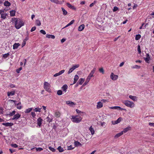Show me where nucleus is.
Here are the masks:
<instances>
[{
  "label": "nucleus",
  "mask_w": 154,
  "mask_h": 154,
  "mask_svg": "<svg viewBox=\"0 0 154 154\" xmlns=\"http://www.w3.org/2000/svg\"><path fill=\"white\" fill-rule=\"evenodd\" d=\"M13 23L15 24V28L18 29L24 25V22L20 19L16 18H13Z\"/></svg>",
  "instance_id": "nucleus-1"
},
{
  "label": "nucleus",
  "mask_w": 154,
  "mask_h": 154,
  "mask_svg": "<svg viewBox=\"0 0 154 154\" xmlns=\"http://www.w3.org/2000/svg\"><path fill=\"white\" fill-rule=\"evenodd\" d=\"M82 119V117L79 116H72V118H71L72 121L76 123L80 122Z\"/></svg>",
  "instance_id": "nucleus-2"
},
{
  "label": "nucleus",
  "mask_w": 154,
  "mask_h": 154,
  "mask_svg": "<svg viewBox=\"0 0 154 154\" xmlns=\"http://www.w3.org/2000/svg\"><path fill=\"white\" fill-rule=\"evenodd\" d=\"M123 103L126 106L131 108H132L134 106V103L128 100L124 101Z\"/></svg>",
  "instance_id": "nucleus-3"
},
{
  "label": "nucleus",
  "mask_w": 154,
  "mask_h": 154,
  "mask_svg": "<svg viewBox=\"0 0 154 154\" xmlns=\"http://www.w3.org/2000/svg\"><path fill=\"white\" fill-rule=\"evenodd\" d=\"M50 85L47 82H45L44 84V88L48 92H51V89L50 88Z\"/></svg>",
  "instance_id": "nucleus-4"
},
{
  "label": "nucleus",
  "mask_w": 154,
  "mask_h": 154,
  "mask_svg": "<svg viewBox=\"0 0 154 154\" xmlns=\"http://www.w3.org/2000/svg\"><path fill=\"white\" fill-rule=\"evenodd\" d=\"M111 79L113 81L116 80L118 77V76L117 75H115L113 72H112L110 75Z\"/></svg>",
  "instance_id": "nucleus-5"
},
{
  "label": "nucleus",
  "mask_w": 154,
  "mask_h": 154,
  "mask_svg": "<svg viewBox=\"0 0 154 154\" xmlns=\"http://www.w3.org/2000/svg\"><path fill=\"white\" fill-rule=\"evenodd\" d=\"M43 121V119H42L41 117H39L37 119V125L39 128L41 127L42 125Z\"/></svg>",
  "instance_id": "nucleus-6"
},
{
  "label": "nucleus",
  "mask_w": 154,
  "mask_h": 154,
  "mask_svg": "<svg viewBox=\"0 0 154 154\" xmlns=\"http://www.w3.org/2000/svg\"><path fill=\"white\" fill-rule=\"evenodd\" d=\"M66 104L68 105L69 106L72 107H74L76 104L75 103L69 100L66 101Z\"/></svg>",
  "instance_id": "nucleus-7"
},
{
  "label": "nucleus",
  "mask_w": 154,
  "mask_h": 154,
  "mask_svg": "<svg viewBox=\"0 0 154 154\" xmlns=\"http://www.w3.org/2000/svg\"><path fill=\"white\" fill-rule=\"evenodd\" d=\"M96 70V69L95 68H94L91 71V72L90 73L89 75H88V78L91 79V77H93L94 75L93 74L94 73Z\"/></svg>",
  "instance_id": "nucleus-8"
},
{
  "label": "nucleus",
  "mask_w": 154,
  "mask_h": 154,
  "mask_svg": "<svg viewBox=\"0 0 154 154\" xmlns=\"http://www.w3.org/2000/svg\"><path fill=\"white\" fill-rule=\"evenodd\" d=\"M15 90H14L11 91H8L7 93V95L9 97L13 96L15 94Z\"/></svg>",
  "instance_id": "nucleus-9"
},
{
  "label": "nucleus",
  "mask_w": 154,
  "mask_h": 154,
  "mask_svg": "<svg viewBox=\"0 0 154 154\" xmlns=\"http://www.w3.org/2000/svg\"><path fill=\"white\" fill-rule=\"evenodd\" d=\"M146 57H144V59L145 60L146 62L148 63H149V60H150V58L149 54L147 53L146 54Z\"/></svg>",
  "instance_id": "nucleus-10"
},
{
  "label": "nucleus",
  "mask_w": 154,
  "mask_h": 154,
  "mask_svg": "<svg viewBox=\"0 0 154 154\" xmlns=\"http://www.w3.org/2000/svg\"><path fill=\"white\" fill-rule=\"evenodd\" d=\"M21 115L19 114H17L14 115L13 117L12 118V120H17L20 117Z\"/></svg>",
  "instance_id": "nucleus-11"
},
{
  "label": "nucleus",
  "mask_w": 154,
  "mask_h": 154,
  "mask_svg": "<svg viewBox=\"0 0 154 154\" xmlns=\"http://www.w3.org/2000/svg\"><path fill=\"white\" fill-rule=\"evenodd\" d=\"M2 125L6 127H10L13 125L14 124L13 123L6 122L2 123Z\"/></svg>",
  "instance_id": "nucleus-12"
},
{
  "label": "nucleus",
  "mask_w": 154,
  "mask_h": 154,
  "mask_svg": "<svg viewBox=\"0 0 154 154\" xmlns=\"http://www.w3.org/2000/svg\"><path fill=\"white\" fill-rule=\"evenodd\" d=\"M65 72L64 70H62L60 71L59 72L55 74L54 75V76L56 77L57 76H59L62 74L63 73Z\"/></svg>",
  "instance_id": "nucleus-13"
},
{
  "label": "nucleus",
  "mask_w": 154,
  "mask_h": 154,
  "mask_svg": "<svg viewBox=\"0 0 154 154\" xmlns=\"http://www.w3.org/2000/svg\"><path fill=\"white\" fill-rule=\"evenodd\" d=\"M51 2L55 3L58 4H62V1H59L58 0H50Z\"/></svg>",
  "instance_id": "nucleus-14"
},
{
  "label": "nucleus",
  "mask_w": 154,
  "mask_h": 154,
  "mask_svg": "<svg viewBox=\"0 0 154 154\" xmlns=\"http://www.w3.org/2000/svg\"><path fill=\"white\" fill-rule=\"evenodd\" d=\"M103 106V104L102 102L100 101L98 102L97 103V109H100Z\"/></svg>",
  "instance_id": "nucleus-15"
},
{
  "label": "nucleus",
  "mask_w": 154,
  "mask_h": 154,
  "mask_svg": "<svg viewBox=\"0 0 154 154\" xmlns=\"http://www.w3.org/2000/svg\"><path fill=\"white\" fill-rule=\"evenodd\" d=\"M131 129V127L130 126H128L127 127L123 129V131H122V132H123V133H126L128 131L130 130Z\"/></svg>",
  "instance_id": "nucleus-16"
},
{
  "label": "nucleus",
  "mask_w": 154,
  "mask_h": 154,
  "mask_svg": "<svg viewBox=\"0 0 154 154\" xmlns=\"http://www.w3.org/2000/svg\"><path fill=\"white\" fill-rule=\"evenodd\" d=\"M67 5L68 7L70 9L73 10H75L76 9V8L74 7L71 4L69 3H67Z\"/></svg>",
  "instance_id": "nucleus-17"
},
{
  "label": "nucleus",
  "mask_w": 154,
  "mask_h": 154,
  "mask_svg": "<svg viewBox=\"0 0 154 154\" xmlns=\"http://www.w3.org/2000/svg\"><path fill=\"white\" fill-rule=\"evenodd\" d=\"M85 25L84 24H82L80 26L78 27V30L80 31H82L84 29Z\"/></svg>",
  "instance_id": "nucleus-18"
},
{
  "label": "nucleus",
  "mask_w": 154,
  "mask_h": 154,
  "mask_svg": "<svg viewBox=\"0 0 154 154\" xmlns=\"http://www.w3.org/2000/svg\"><path fill=\"white\" fill-rule=\"evenodd\" d=\"M68 88V86L66 85H64L61 88L63 91L66 93V90Z\"/></svg>",
  "instance_id": "nucleus-19"
},
{
  "label": "nucleus",
  "mask_w": 154,
  "mask_h": 154,
  "mask_svg": "<svg viewBox=\"0 0 154 154\" xmlns=\"http://www.w3.org/2000/svg\"><path fill=\"white\" fill-rule=\"evenodd\" d=\"M79 78V77L78 75H76L75 76V77H74V81H73V84H75V83H76L78 79Z\"/></svg>",
  "instance_id": "nucleus-20"
},
{
  "label": "nucleus",
  "mask_w": 154,
  "mask_h": 154,
  "mask_svg": "<svg viewBox=\"0 0 154 154\" xmlns=\"http://www.w3.org/2000/svg\"><path fill=\"white\" fill-rule=\"evenodd\" d=\"M20 45V44L19 43H15L13 45V49H16Z\"/></svg>",
  "instance_id": "nucleus-21"
},
{
  "label": "nucleus",
  "mask_w": 154,
  "mask_h": 154,
  "mask_svg": "<svg viewBox=\"0 0 154 154\" xmlns=\"http://www.w3.org/2000/svg\"><path fill=\"white\" fill-rule=\"evenodd\" d=\"M46 37L48 38H51L52 39H54L55 38V36L52 35L47 34Z\"/></svg>",
  "instance_id": "nucleus-22"
},
{
  "label": "nucleus",
  "mask_w": 154,
  "mask_h": 154,
  "mask_svg": "<svg viewBox=\"0 0 154 154\" xmlns=\"http://www.w3.org/2000/svg\"><path fill=\"white\" fill-rule=\"evenodd\" d=\"M89 130L91 132V134L92 135L94 134L95 131L94 128H93L91 126L89 128Z\"/></svg>",
  "instance_id": "nucleus-23"
},
{
  "label": "nucleus",
  "mask_w": 154,
  "mask_h": 154,
  "mask_svg": "<svg viewBox=\"0 0 154 154\" xmlns=\"http://www.w3.org/2000/svg\"><path fill=\"white\" fill-rule=\"evenodd\" d=\"M123 134V132L121 131L120 133H119L117 134L115 136V138H117L118 137L120 136L121 135H122Z\"/></svg>",
  "instance_id": "nucleus-24"
},
{
  "label": "nucleus",
  "mask_w": 154,
  "mask_h": 154,
  "mask_svg": "<svg viewBox=\"0 0 154 154\" xmlns=\"http://www.w3.org/2000/svg\"><path fill=\"white\" fill-rule=\"evenodd\" d=\"M90 79H90V78H88V77H87L86 79V80L85 82L83 84V86H85V85H86L89 82L90 80Z\"/></svg>",
  "instance_id": "nucleus-25"
},
{
  "label": "nucleus",
  "mask_w": 154,
  "mask_h": 154,
  "mask_svg": "<svg viewBox=\"0 0 154 154\" xmlns=\"http://www.w3.org/2000/svg\"><path fill=\"white\" fill-rule=\"evenodd\" d=\"M9 53H7L6 54H3L2 55V58L4 59H6L9 56Z\"/></svg>",
  "instance_id": "nucleus-26"
},
{
  "label": "nucleus",
  "mask_w": 154,
  "mask_h": 154,
  "mask_svg": "<svg viewBox=\"0 0 154 154\" xmlns=\"http://www.w3.org/2000/svg\"><path fill=\"white\" fill-rule=\"evenodd\" d=\"M74 144L76 146H82L81 144L77 141H75L74 142Z\"/></svg>",
  "instance_id": "nucleus-27"
},
{
  "label": "nucleus",
  "mask_w": 154,
  "mask_h": 154,
  "mask_svg": "<svg viewBox=\"0 0 154 154\" xmlns=\"http://www.w3.org/2000/svg\"><path fill=\"white\" fill-rule=\"evenodd\" d=\"M85 81V79L83 78L80 79L79 81V83L80 85H82Z\"/></svg>",
  "instance_id": "nucleus-28"
},
{
  "label": "nucleus",
  "mask_w": 154,
  "mask_h": 154,
  "mask_svg": "<svg viewBox=\"0 0 154 154\" xmlns=\"http://www.w3.org/2000/svg\"><path fill=\"white\" fill-rule=\"evenodd\" d=\"M110 108L112 109H119V110L122 109H121L120 107L119 106H112L110 107Z\"/></svg>",
  "instance_id": "nucleus-29"
},
{
  "label": "nucleus",
  "mask_w": 154,
  "mask_h": 154,
  "mask_svg": "<svg viewBox=\"0 0 154 154\" xmlns=\"http://www.w3.org/2000/svg\"><path fill=\"white\" fill-rule=\"evenodd\" d=\"M75 20H72L71 21L70 23H69L68 24H67L65 27L64 28H66L68 26L71 25L73 24Z\"/></svg>",
  "instance_id": "nucleus-30"
},
{
  "label": "nucleus",
  "mask_w": 154,
  "mask_h": 154,
  "mask_svg": "<svg viewBox=\"0 0 154 154\" xmlns=\"http://www.w3.org/2000/svg\"><path fill=\"white\" fill-rule=\"evenodd\" d=\"M4 5L5 6L9 7L11 5V4L8 1H5L4 2Z\"/></svg>",
  "instance_id": "nucleus-31"
},
{
  "label": "nucleus",
  "mask_w": 154,
  "mask_h": 154,
  "mask_svg": "<svg viewBox=\"0 0 154 154\" xmlns=\"http://www.w3.org/2000/svg\"><path fill=\"white\" fill-rule=\"evenodd\" d=\"M129 97L134 101H136L137 99L136 97L135 96L129 95Z\"/></svg>",
  "instance_id": "nucleus-32"
},
{
  "label": "nucleus",
  "mask_w": 154,
  "mask_h": 154,
  "mask_svg": "<svg viewBox=\"0 0 154 154\" xmlns=\"http://www.w3.org/2000/svg\"><path fill=\"white\" fill-rule=\"evenodd\" d=\"M62 10L63 11V14L64 15H66L67 14V11L63 8H61Z\"/></svg>",
  "instance_id": "nucleus-33"
},
{
  "label": "nucleus",
  "mask_w": 154,
  "mask_h": 154,
  "mask_svg": "<svg viewBox=\"0 0 154 154\" xmlns=\"http://www.w3.org/2000/svg\"><path fill=\"white\" fill-rule=\"evenodd\" d=\"M7 14L6 13H3L1 14V18L3 19H5L6 17V16H7Z\"/></svg>",
  "instance_id": "nucleus-34"
},
{
  "label": "nucleus",
  "mask_w": 154,
  "mask_h": 154,
  "mask_svg": "<svg viewBox=\"0 0 154 154\" xmlns=\"http://www.w3.org/2000/svg\"><path fill=\"white\" fill-rule=\"evenodd\" d=\"M46 119H47V121L49 123L52 122V121L53 119L51 117L50 118L49 116L47 117Z\"/></svg>",
  "instance_id": "nucleus-35"
},
{
  "label": "nucleus",
  "mask_w": 154,
  "mask_h": 154,
  "mask_svg": "<svg viewBox=\"0 0 154 154\" xmlns=\"http://www.w3.org/2000/svg\"><path fill=\"white\" fill-rule=\"evenodd\" d=\"M42 108H40L38 107L36 108L33 109V110L35 112H40L41 111V109Z\"/></svg>",
  "instance_id": "nucleus-36"
},
{
  "label": "nucleus",
  "mask_w": 154,
  "mask_h": 154,
  "mask_svg": "<svg viewBox=\"0 0 154 154\" xmlns=\"http://www.w3.org/2000/svg\"><path fill=\"white\" fill-rule=\"evenodd\" d=\"M79 65L78 64L73 65L72 68L73 70H75L76 68L79 67Z\"/></svg>",
  "instance_id": "nucleus-37"
},
{
  "label": "nucleus",
  "mask_w": 154,
  "mask_h": 154,
  "mask_svg": "<svg viewBox=\"0 0 154 154\" xmlns=\"http://www.w3.org/2000/svg\"><path fill=\"white\" fill-rule=\"evenodd\" d=\"M32 108H30L26 109V110L25 111V113H28L32 111Z\"/></svg>",
  "instance_id": "nucleus-38"
},
{
  "label": "nucleus",
  "mask_w": 154,
  "mask_h": 154,
  "mask_svg": "<svg viewBox=\"0 0 154 154\" xmlns=\"http://www.w3.org/2000/svg\"><path fill=\"white\" fill-rule=\"evenodd\" d=\"M141 38V35L140 34L136 35L135 37V39L136 40H139Z\"/></svg>",
  "instance_id": "nucleus-39"
},
{
  "label": "nucleus",
  "mask_w": 154,
  "mask_h": 154,
  "mask_svg": "<svg viewBox=\"0 0 154 154\" xmlns=\"http://www.w3.org/2000/svg\"><path fill=\"white\" fill-rule=\"evenodd\" d=\"M15 12L14 11H10V14L11 16H14L15 15Z\"/></svg>",
  "instance_id": "nucleus-40"
},
{
  "label": "nucleus",
  "mask_w": 154,
  "mask_h": 154,
  "mask_svg": "<svg viewBox=\"0 0 154 154\" xmlns=\"http://www.w3.org/2000/svg\"><path fill=\"white\" fill-rule=\"evenodd\" d=\"M16 111L14 110L12 112H11L9 114H7V115H8L10 116H12L14 115Z\"/></svg>",
  "instance_id": "nucleus-41"
},
{
  "label": "nucleus",
  "mask_w": 154,
  "mask_h": 154,
  "mask_svg": "<svg viewBox=\"0 0 154 154\" xmlns=\"http://www.w3.org/2000/svg\"><path fill=\"white\" fill-rule=\"evenodd\" d=\"M57 149L59 150V152H62L63 151L64 149H63L62 148L61 146H60L57 148Z\"/></svg>",
  "instance_id": "nucleus-42"
},
{
  "label": "nucleus",
  "mask_w": 154,
  "mask_h": 154,
  "mask_svg": "<svg viewBox=\"0 0 154 154\" xmlns=\"http://www.w3.org/2000/svg\"><path fill=\"white\" fill-rule=\"evenodd\" d=\"M36 24L38 26H40L41 25V23L40 20H36Z\"/></svg>",
  "instance_id": "nucleus-43"
},
{
  "label": "nucleus",
  "mask_w": 154,
  "mask_h": 154,
  "mask_svg": "<svg viewBox=\"0 0 154 154\" xmlns=\"http://www.w3.org/2000/svg\"><path fill=\"white\" fill-rule=\"evenodd\" d=\"M137 51H138V53L139 54H140L141 53V51L140 48V46L139 45H138L137 46Z\"/></svg>",
  "instance_id": "nucleus-44"
},
{
  "label": "nucleus",
  "mask_w": 154,
  "mask_h": 154,
  "mask_svg": "<svg viewBox=\"0 0 154 154\" xmlns=\"http://www.w3.org/2000/svg\"><path fill=\"white\" fill-rule=\"evenodd\" d=\"M36 148V150L37 151H40L43 150V149L42 148L38 147V148H33V149Z\"/></svg>",
  "instance_id": "nucleus-45"
},
{
  "label": "nucleus",
  "mask_w": 154,
  "mask_h": 154,
  "mask_svg": "<svg viewBox=\"0 0 154 154\" xmlns=\"http://www.w3.org/2000/svg\"><path fill=\"white\" fill-rule=\"evenodd\" d=\"M55 115L57 117H59L60 116V113L59 112H55Z\"/></svg>",
  "instance_id": "nucleus-46"
},
{
  "label": "nucleus",
  "mask_w": 154,
  "mask_h": 154,
  "mask_svg": "<svg viewBox=\"0 0 154 154\" xmlns=\"http://www.w3.org/2000/svg\"><path fill=\"white\" fill-rule=\"evenodd\" d=\"M4 109L2 107H0V114H2L4 112Z\"/></svg>",
  "instance_id": "nucleus-47"
},
{
  "label": "nucleus",
  "mask_w": 154,
  "mask_h": 154,
  "mask_svg": "<svg viewBox=\"0 0 154 154\" xmlns=\"http://www.w3.org/2000/svg\"><path fill=\"white\" fill-rule=\"evenodd\" d=\"M99 71L101 73H102V74H104V71L103 68H101L99 69Z\"/></svg>",
  "instance_id": "nucleus-48"
},
{
  "label": "nucleus",
  "mask_w": 154,
  "mask_h": 154,
  "mask_svg": "<svg viewBox=\"0 0 154 154\" xmlns=\"http://www.w3.org/2000/svg\"><path fill=\"white\" fill-rule=\"evenodd\" d=\"M140 66H139L136 65L132 67V68L139 69Z\"/></svg>",
  "instance_id": "nucleus-49"
},
{
  "label": "nucleus",
  "mask_w": 154,
  "mask_h": 154,
  "mask_svg": "<svg viewBox=\"0 0 154 154\" xmlns=\"http://www.w3.org/2000/svg\"><path fill=\"white\" fill-rule=\"evenodd\" d=\"M57 94L59 95H61L62 94V91L61 90H59L57 91Z\"/></svg>",
  "instance_id": "nucleus-50"
},
{
  "label": "nucleus",
  "mask_w": 154,
  "mask_h": 154,
  "mask_svg": "<svg viewBox=\"0 0 154 154\" xmlns=\"http://www.w3.org/2000/svg\"><path fill=\"white\" fill-rule=\"evenodd\" d=\"M74 148V147H72V145H70L68 146L67 149L69 150H72Z\"/></svg>",
  "instance_id": "nucleus-51"
},
{
  "label": "nucleus",
  "mask_w": 154,
  "mask_h": 154,
  "mask_svg": "<svg viewBox=\"0 0 154 154\" xmlns=\"http://www.w3.org/2000/svg\"><path fill=\"white\" fill-rule=\"evenodd\" d=\"M51 151L53 152H54L55 151V150L53 148L51 147V146H49L48 148Z\"/></svg>",
  "instance_id": "nucleus-52"
},
{
  "label": "nucleus",
  "mask_w": 154,
  "mask_h": 154,
  "mask_svg": "<svg viewBox=\"0 0 154 154\" xmlns=\"http://www.w3.org/2000/svg\"><path fill=\"white\" fill-rule=\"evenodd\" d=\"M118 10H119V8L117 7L116 6H115L113 8V12H115L116 11H118Z\"/></svg>",
  "instance_id": "nucleus-53"
},
{
  "label": "nucleus",
  "mask_w": 154,
  "mask_h": 154,
  "mask_svg": "<svg viewBox=\"0 0 154 154\" xmlns=\"http://www.w3.org/2000/svg\"><path fill=\"white\" fill-rule=\"evenodd\" d=\"M22 69V67H20L18 69H16V71L17 73H19L20 72V71H21Z\"/></svg>",
  "instance_id": "nucleus-54"
},
{
  "label": "nucleus",
  "mask_w": 154,
  "mask_h": 154,
  "mask_svg": "<svg viewBox=\"0 0 154 154\" xmlns=\"http://www.w3.org/2000/svg\"><path fill=\"white\" fill-rule=\"evenodd\" d=\"M122 120V118L121 117L119 118L117 120H116V122H117V124L119 123Z\"/></svg>",
  "instance_id": "nucleus-55"
},
{
  "label": "nucleus",
  "mask_w": 154,
  "mask_h": 154,
  "mask_svg": "<svg viewBox=\"0 0 154 154\" xmlns=\"http://www.w3.org/2000/svg\"><path fill=\"white\" fill-rule=\"evenodd\" d=\"M76 112L78 114H81L82 113H84L83 112H82L78 109H76Z\"/></svg>",
  "instance_id": "nucleus-56"
},
{
  "label": "nucleus",
  "mask_w": 154,
  "mask_h": 154,
  "mask_svg": "<svg viewBox=\"0 0 154 154\" xmlns=\"http://www.w3.org/2000/svg\"><path fill=\"white\" fill-rule=\"evenodd\" d=\"M40 32L44 35H45L46 34L45 31V30L42 29L40 31Z\"/></svg>",
  "instance_id": "nucleus-57"
},
{
  "label": "nucleus",
  "mask_w": 154,
  "mask_h": 154,
  "mask_svg": "<svg viewBox=\"0 0 154 154\" xmlns=\"http://www.w3.org/2000/svg\"><path fill=\"white\" fill-rule=\"evenodd\" d=\"M31 115L33 117L35 118L36 116V114L34 112H32L31 113Z\"/></svg>",
  "instance_id": "nucleus-58"
},
{
  "label": "nucleus",
  "mask_w": 154,
  "mask_h": 154,
  "mask_svg": "<svg viewBox=\"0 0 154 154\" xmlns=\"http://www.w3.org/2000/svg\"><path fill=\"white\" fill-rule=\"evenodd\" d=\"M11 146L14 148H17L18 145L16 144H11Z\"/></svg>",
  "instance_id": "nucleus-59"
},
{
  "label": "nucleus",
  "mask_w": 154,
  "mask_h": 154,
  "mask_svg": "<svg viewBox=\"0 0 154 154\" xmlns=\"http://www.w3.org/2000/svg\"><path fill=\"white\" fill-rule=\"evenodd\" d=\"M74 70L73 69L71 68L69 70L68 72V74H70L71 72H72Z\"/></svg>",
  "instance_id": "nucleus-60"
},
{
  "label": "nucleus",
  "mask_w": 154,
  "mask_h": 154,
  "mask_svg": "<svg viewBox=\"0 0 154 154\" xmlns=\"http://www.w3.org/2000/svg\"><path fill=\"white\" fill-rule=\"evenodd\" d=\"M36 28L35 26L32 27L31 29V30H30L31 31V32H33V31H35V30Z\"/></svg>",
  "instance_id": "nucleus-61"
},
{
  "label": "nucleus",
  "mask_w": 154,
  "mask_h": 154,
  "mask_svg": "<svg viewBox=\"0 0 154 154\" xmlns=\"http://www.w3.org/2000/svg\"><path fill=\"white\" fill-rule=\"evenodd\" d=\"M112 124L113 125H115V124H117V122H116V120L114 121H112Z\"/></svg>",
  "instance_id": "nucleus-62"
},
{
  "label": "nucleus",
  "mask_w": 154,
  "mask_h": 154,
  "mask_svg": "<svg viewBox=\"0 0 154 154\" xmlns=\"http://www.w3.org/2000/svg\"><path fill=\"white\" fill-rule=\"evenodd\" d=\"M101 101L103 103H106V102H108V101L107 100H101Z\"/></svg>",
  "instance_id": "nucleus-63"
},
{
  "label": "nucleus",
  "mask_w": 154,
  "mask_h": 154,
  "mask_svg": "<svg viewBox=\"0 0 154 154\" xmlns=\"http://www.w3.org/2000/svg\"><path fill=\"white\" fill-rule=\"evenodd\" d=\"M66 41V39L65 38H62L61 40V42L62 43H63V42H64L65 41Z\"/></svg>",
  "instance_id": "nucleus-64"
}]
</instances>
